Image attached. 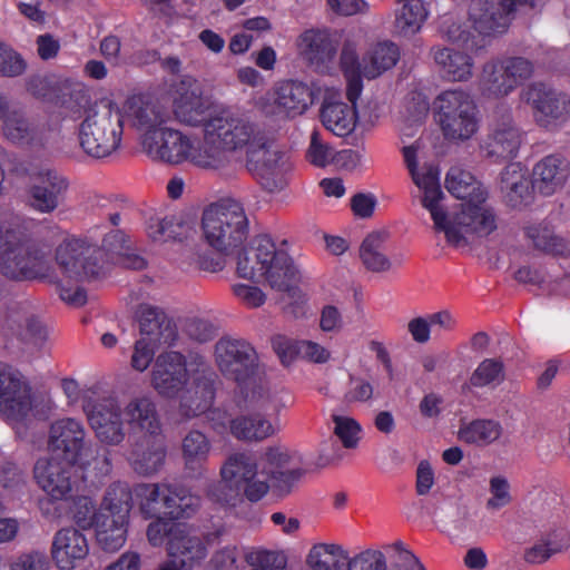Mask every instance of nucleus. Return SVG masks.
I'll use <instances>...</instances> for the list:
<instances>
[{
  "label": "nucleus",
  "mask_w": 570,
  "mask_h": 570,
  "mask_svg": "<svg viewBox=\"0 0 570 570\" xmlns=\"http://www.w3.org/2000/svg\"><path fill=\"white\" fill-rule=\"evenodd\" d=\"M445 187L455 198L466 200L461 204L459 212L449 214L443 204L445 195L442 193L440 198L444 227L438 228L433 220V228L436 233H443L451 246H465L497 229L495 214L485 204L488 191L470 171L456 166L451 167L446 174Z\"/></svg>",
  "instance_id": "nucleus-1"
},
{
  "label": "nucleus",
  "mask_w": 570,
  "mask_h": 570,
  "mask_svg": "<svg viewBox=\"0 0 570 570\" xmlns=\"http://www.w3.org/2000/svg\"><path fill=\"white\" fill-rule=\"evenodd\" d=\"M129 242L125 233L114 229L105 235L101 248L82 238H70L56 248V264L61 278L56 279L60 298L69 305L82 306L87 294L78 283L97 279L105 274L104 254L118 257L127 248Z\"/></svg>",
  "instance_id": "nucleus-2"
},
{
  "label": "nucleus",
  "mask_w": 570,
  "mask_h": 570,
  "mask_svg": "<svg viewBox=\"0 0 570 570\" xmlns=\"http://www.w3.org/2000/svg\"><path fill=\"white\" fill-rule=\"evenodd\" d=\"M50 245L20 226L0 225V275L11 282L51 277Z\"/></svg>",
  "instance_id": "nucleus-3"
},
{
  "label": "nucleus",
  "mask_w": 570,
  "mask_h": 570,
  "mask_svg": "<svg viewBox=\"0 0 570 570\" xmlns=\"http://www.w3.org/2000/svg\"><path fill=\"white\" fill-rule=\"evenodd\" d=\"M124 116L110 100H100L91 106L79 125L80 148L95 159L112 155L122 138Z\"/></svg>",
  "instance_id": "nucleus-4"
},
{
  "label": "nucleus",
  "mask_w": 570,
  "mask_h": 570,
  "mask_svg": "<svg viewBox=\"0 0 570 570\" xmlns=\"http://www.w3.org/2000/svg\"><path fill=\"white\" fill-rule=\"evenodd\" d=\"M202 228L210 247L228 254L247 239L249 219L238 200L226 198L209 205L204 210Z\"/></svg>",
  "instance_id": "nucleus-5"
},
{
  "label": "nucleus",
  "mask_w": 570,
  "mask_h": 570,
  "mask_svg": "<svg viewBox=\"0 0 570 570\" xmlns=\"http://www.w3.org/2000/svg\"><path fill=\"white\" fill-rule=\"evenodd\" d=\"M439 124L444 137L452 141H465L478 130V108L464 90H445L435 99Z\"/></svg>",
  "instance_id": "nucleus-6"
},
{
  "label": "nucleus",
  "mask_w": 570,
  "mask_h": 570,
  "mask_svg": "<svg viewBox=\"0 0 570 570\" xmlns=\"http://www.w3.org/2000/svg\"><path fill=\"white\" fill-rule=\"evenodd\" d=\"M259 282L267 283L271 288L284 293L296 304L304 302V295L297 287L299 272L285 249L278 248L268 235H263Z\"/></svg>",
  "instance_id": "nucleus-7"
},
{
  "label": "nucleus",
  "mask_w": 570,
  "mask_h": 570,
  "mask_svg": "<svg viewBox=\"0 0 570 570\" xmlns=\"http://www.w3.org/2000/svg\"><path fill=\"white\" fill-rule=\"evenodd\" d=\"M521 101L532 109L535 122L554 129L570 119V95L543 82H532L520 92Z\"/></svg>",
  "instance_id": "nucleus-8"
},
{
  "label": "nucleus",
  "mask_w": 570,
  "mask_h": 570,
  "mask_svg": "<svg viewBox=\"0 0 570 570\" xmlns=\"http://www.w3.org/2000/svg\"><path fill=\"white\" fill-rule=\"evenodd\" d=\"M537 0H472L470 20L482 36H495L507 31L510 17L535 8Z\"/></svg>",
  "instance_id": "nucleus-9"
},
{
  "label": "nucleus",
  "mask_w": 570,
  "mask_h": 570,
  "mask_svg": "<svg viewBox=\"0 0 570 570\" xmlns=\"http://www.w3.org/2000/svg\"><path fill=\"white\" fill-rule=\"evenodd\" d=\"M215 132L219 135L223 145L233 154L243 148L247 150L255 147H264L267 136L261 126L244 115L224 114L212 117L207 121Z\"/></svg>",
  "instance_id": "nucleus-10"
},
{
  "label": "nucleus",
  "mask_w": 570,
  "mask_h": 570,
  "mask_svg": "<svg viewBox=\"0 0 570 570\" xmlns=\"http://www.w3.org/2000/svg\"><path fill=\"white\" fill-rule=\"evenodd\" d=\"M215 361L219 371L238 384L246 383L258 365L257 353L248 342L227 337L215 344Z\"/></svg>",
  "instance_id": "nucleus-11"
},
{
  "label": "nucleus",
  "mask_w": 570,
  "mask_h": 570,
  "mask_svg": "<svg viewBox=\"0 0 570 570\" xmlns=\"http://www.w3.org/2000/svg\"><path fill=\"white\" fill-rule=\"evenodd\" d=\"M199 370L191 380H187L179 394L174 399L178 400V411L185 419H193L205 413L212 405L215 389V373L209 368L205 358L197 355L195 357Z\"/></svg>",
  "instance_id": "nucleus-12"
},
{
  "label": "nucleus",
  "mask_w": 570,
  "mask_h": 570,
  "mask_svg": "<svg viewBox=\"0 0 570 570\" xmlns=\"http://www.w3.org/2000/svg\"><path fill=\"white\" fill-rule=\"evenodd\" d=\"M83 411L95 438L106 446H118L126 439L125 419H121L122 410L114 399L87 401Z\"/></svg>",
  "instance_id": "nucleus-13"
},
{
  "label": "nucleus",
  "mask_w": 570,
  "mask_h": 570,
  "mask_svg": "<svg viewBox=\"0 0 570 570\" xmlns=\"http://www.w3.org/2000/svg\"><path fill=\"white\" fill-rule=\"evenodd\" d=\"M140 144L142 153L155 161L178 165L191 159L193 142L189 137L166 126L142 134Z\"/></svg>",
  "instance_id": "nucleus-14"
},
{
  "label": "nucleus",
  "mask_w": 570,
  "mask_h": 570,
  "mask_svg": "<svg viewBox=\"0 0 570 570\" xmlns=\"http://www.w3.org/2000/svg\"><path fill=\"white\" fill-rule=\"evenodd\" d=\"M167 551L168 560L160 563L157 570H189L207 556L204 539L181 525L170 528Z\"/></svg>",
  "instance_id": "nucleus-15"
},
{
  "label": "nucleus",
  "mask_w": 570,
  "mask_h": 570,
  "mask_svg": "<svg viewBox=\"0 0 570 570\" xmlns=\"http://www.w3.org/2000/svg\"><path fill=\"white\" fill-rule=\"evenodd\" d=\"M247 169L255 174L264 189L274 193L283 189L288 170L287 158L284 153L273 147L267 138L264 147L247 150Z\"/></svg>",
  "instance_id": "nucleus-16"
},
{
  "label": "nucleus",
  "mask_w": 570,
  "mask_h": 570,
  "mask_svg": "<svg viewBox=\"0 0 570 570\" xmlns=\"http://www.w3.org/2000/svg\"><path fill=\"white\" fill-rule=\"evenodd\" d=\"M215 130L207 121L205 122L202 142L197 147L193 145L190 163L199 168L232 177L240 164L233 151L223 145Z\"/></svg>",
  "instance_id": "nucleus-17"
},
{
  "label": "nucleus",
  "mask_w": 570,
  "mask_h": 570,
  "mask_svg": "<svg viewBox=\"0 0 570 570\" xmlns=\"http://www.w3.org/2000/svg\"><path fill=\"white\" fill-rule=\"evenodd\" d=\"M417 147L414 145L403 147V157L414 184L422 189V206L429 210L432 220L436 223L438 228L444 227V213L440 206L442 189L439 184V170L429 166L423 173L417 170Z\"/></svg>",
  "instance_id": "nucleus-18"
},
{
  "label": "nucleus",
  "mask_w": 570,
  "mask_h": 570,
  "mask_svg": "<svg viewBox=\"0 0 570 570\" xmlns=\"http://www.w3.org/2000/svg\"><path fill=\"white\" fill-rule=\"evenodd\" d=\"M68 188L66 176L55 168H42L28 186V204L38 213L51 214L62 203Z\"/></svg>",
  "instance_id": "nucleus-19"
},
{
  "label": "nucleus",
  "mask_w": 570,
  "mask_h": 570,
  "mask_svg": "<svg viewBox=\"0 0 570 570\" xmlns=\"http://www.w3.org/2000/svg\"><path fill=\"white\" fill-rule=\"evenodd\" d=\"M75 463L40 459L33 468L39 487L55 501L68 500L75 484Z\"/></svg>",
  "instance_id": "nucleus-20"
},
{
  "label": "nucleus",
  "mask_w": 570,
  "mask_h": 570,
  "mask_svg": "<svg viewBox=\"0 0 570 570\" xmlns=\"http://www.w3.org/2000/svg\"><path fill=\"white\" fill-rule=\"evenodd\" d=\"M521 141V130L515 125L511 111L505 109L494 120L488 137L481 145V149L487 158L505 160L517 156Z\"/></svg>",
  "instance_id": "nucleus-21"
},
{
  "label": "nucleus",
  "mask_w": 570,
  "mask_h": 570,
  "mask_svg": "<svg viewBox=\"0 0 570 570\" xmlns=\"http://www.w3.org/2000/svg\"><path fill=\"white\" fill-rule=\"evenodd\" d=\"M31 407L29 386L9 366L0 363V413L8 420L19 421Z\"/></svg>",
  "instance_id": "nucleus-22"
},
{
  "label": "nucleus",
  "mask_w": 570,
  "mask_h": 570,
  "mask_svg": "<svg viewBox=\"0 0 570 570\" xmlns=\"http://www.w3.org/2000/svg\"><path fill=\"white\" fill-rule=\"evenodd\" d=\"M121 410L129 430V439L161 435V416L153 396L136 395L129 399Z\"/></svg>",
  "instance_id": "nucleus-23"
},
{
  "label": "nucleus",
  "mask_w": 570,
  "mask_h": 570,
  "mask_svg": "<svg viewBox=\"0 0 570 570\" xmlns=\"http://www.w3.org/2000/svg\"><path fill=\"white\" fill-rule=\"evenodd\" d=\"M83 423L73 417H63L51 423L48 434V449L66 461L75 462L88 445Z\"/></svg>",
  "instance_id": "nucleus-24"
},
{
  "label": "nucleus",
  "mask_w": 570,
  "mask_h": 570,
  "mask_svg": "<svg viewBox=\"0 0 570 570\" xmlns=\"http://www.w3.org/2000/svg\"><path fill=\"white\" fill-rule=\"evenodd\" d=\"M188 379L184 355L178 352H166L157 356L153 368L151 385L160 396L174 399Z\"/></svg>",
  "instance_id": "nucleus-25"
},
{
  "label": "nucleus",
  "mask_w": 570,
  "mask_h": 570,
  "mask_svg": "<svg viewBox=\"0 0 570 570\" xmlns=\"http://www.w3.org/2000/svg\"><path fill=\"white\" fill-rule=\"evenodd\" d=\"M208 105L203 98L198 82L193 78L183 79L175 90L173 100V115L175 119L186 126L205 125Z\"/></svg>",
  "instance_id": "nucleus-26"
},
{
  "label": "nucleus",
  "mask_w": 570,
  "mask_h": 570,
  "mask_svg": "<svg viewBox=\"0 0 570 570\" xmlns=\"http://www.w3.org/2000/svg\"><path fill=\"white\" fill-rule=\"evenodd\" d=\"M1 120L2 134L13 145L21 147H42L45 145L43 131L21 107L11 106L9 102Z\"/></svg>",
  "instance_id": "nucleus-27"
},
{
  "label": "nucleus",
  "mask_w": 570,
  "mask_h": 570,
  "mask_svg": "<svg viewBox=\"0 0 570 570\" xmlns=\"http://www.w3.org/2000/svg\"><path fill=\"white\" fill-rule=\"evenodd\" d=\"M139 322L140 338L151 345H171L177 338V327L171 318L159 307L140 304L136 312Z\"/></svg>",
  "instance_id": "nucleus-28"
},
{
  "label": "nucleus",
  "mask_w": 570,
  "mask_h": 570,
  "mask_svg": "<svg viewBox=\"0 0 570 570\" xmlns=\"http://www.w3.org/2000/svg\"><path fill=\"white\" fill-rule=\"evenodd\" d=\"M313 101L314 92L306 83L295 80L284 81L275 88L274 109L271 112L294 118L303 115Z\"/></svg>",
  "instance_id": "nucleus-29"
},
{
  "label": "nucleus",
  "mask_w": 570,
  "mask_h": 570,
  "mask_svg": "<svg viewBox=\"0 0 570 570\" xmlns=\"http://www.w3.org/2000/svg\"><path fill=\"white\" fill-rule=\"evenodd\" d=\"M532 188L544 196L562 189L570 177V161L560 154L543 157L532 171Z\"/></svg>",
  "instance_id": "nucleus-30"
},
{
  "label": "nucleus",
  "mask_w": 570,
  "mask_h": 570,
  "mask_svg": "<svg viewBox=\"0 0 570 570\" xmlns=\"http://www.w3.org/2000/svg\"><path fill=\"white\" fill-rule=\"evenodd\" d=\"M129 440V461L132 469L145 476L157 473L166 459V449L160 435L136 436Z\"/></svg>",
  "instance_id": "nucleus-31"
},
{
  "label": "nucleus",
  "mask_w": 570,
  "mask_h": 570,
  "mask_svg": "<svg viewBox=\"0 0 570 570\" xmlns=\"http://www.w3.org/2000/svg\"><path fill=\"white\" fill-rule=\"evenodd\" d=\"M124 111L127 121L144 134L163 129L169 119V114L164 106L144 96L128 98Z\"/></svg>",
  "instance_id": "nucleus-32"
},
{
  "label": "nucleus",
  "mask_w": 570,
  "mask_h": 570,
  "mask_svg": "<svg viewBox=\"0 0 570 570\" xmlns=\"http://www.w3.org/2000/svg\"><path fill=\"white\" fill-rule=\"evenodd\" d=\"M89 546L86 537L75 528L56 532L51 544V557L60 570H72L76 562L86 558Z\"/></svg>",
  "instance_id": "nucleus-33"
},
{
  "label": "nucleus",
  "mask_w": 570,
  "mask_h": 570,
  "mask_svg": "<svg viewBox=\"0 0 570 570\" xmlns=\"http://www.w3.org/2000/svg\"><path fill=\"white\" fill-rule=\"evenodd\" d=\"M429 55L444 79L464 82L472 78L474 61L470 55L442 46L432 47Z\"/></svg>",
  "instance_id": "nucleus-34"
},
{
  "label": "nucleus",
  "mask_w": 570,
  "mask_h": 570,
  "mask_svg": "<svg viewBox=\"0 0 570 570\" xmlns=\"http://www.w3.org/2000/svg\"><path fill=\"white\" fill-rule=\"evenodd\" d=\"M8 328L22 342L41 348L47 341L48 333L42 323L31 313L28 305L14 303L8 308Z\"/></svg>",
  "instance_id": "nucleus-35"
},
{
  "label": "nucleus",
  "mask_w": 570,
  "mask_h": 570,
  "mask_svg": "<svg viewBox=\"0 0 570 570\" xmlns=\"http://www.w3.org/2000/svg\"><path fill=\"white\" fill-rule=\"evenodd\" d=\"M210 450L212 443L206 434L199 430L187 432L181 440V459L188 478L199 480L207 475Z\"/></svg>",
  "instance_id": "nucleus-36"
},
{
  "label": "nucleus",
  "mask_w": 570,
  "mask_h": 570,
  "mask_svg": "<svg viewBox=\"0 0 570 570\" xmlns=\"http://www.w3.org/2000/svg\"><path fill=\"white\" fill-rule=\"evenodd\" d=\"M299 48L311 66L325 71L335 59L337 42L326 30H307L299 37Z\"/></svg>",
  "instance_id": "nucleus-37"
},
{
  "label": "nucleus",
  "mask_w": 570,
  "mask_h": 570,
  "mask_svg": "<svg viewBox=\"0 0 570 570\" xmlns=\"http://www.w3.org/2000/svg\"><path fill=\"white\" fill-rule=\"evenodd\" d=\"M532 189L527 171L519 163L509 164L501 171L500 190L509 206L515 208L528 205L532 199Z\"/></svg>",
  "instance_id": "nucleus-38"
},
{
  "label": "nucleus",
  "mask_w": 570,
  "mask_h": 570,
  "mask_svg": "<svg viewBox=\"0 0 570 570\" xmlns=\"http://www.w3.org/2000/svg\"><path fill=\"white\" fill-rule=\"evenodd\" d=\"M387 238L386 230H373L362 240L358 257L367 271L386 273L392 268V262L384 250Z\"/></svg>",
  "instance_id": "nucleus-39"
},
{
  "label": "nucleus",
  "mask_w": 570,
  "mask_h": 570,
  "mask_svg": "<svg viewBox=\"0 0 570 570\" xmlns=\"http://www.w3.org/2000/svg\"><path fill=\"white\" fill-rule=\"evenodd\" d=\"M348 106L342 101L326 102L321 109V119L325 128L338 137L353 132L357 121L356 101Z\"/></svg>",
  "instance_id": "nucleus-40"
},
{
  "label": "nucleus",
  "mask_w": 570,
  "mask_h": 570,
  "mask_svg": "<svg viewBox=\"0 0 570 570\" xmlns=\"http://www.w3.org/2000/svg\"><path fill=\"white\" fill-rule=\"evenodd\" d=\"M232 435L244 442H261L276 433L269 420L262 414L240 415L230 421Z\"/></svg>",
  "instance_id": "nucleus-41"
},
{
  "label": "nucleus",
  "mask_w": 570,
  "mask_h": 570,
  "mask_svg": "<svg viewBox=\"0 0 570 570\" xmlns=\"http://www.w3.org/2000/svg\"><path fill=\"white\" fill-rule=\"evenodd\" d=\"M479 83L483 95L491 98L505 97L515 89L500 59H492L483 65Z\"/></svg>",
  "instance_id": "nucleus-42"
},
{
  "label": "nucleus",
  "mask_w": 570,
  "mask_h": 570,
  "mask_svg": "<svg viewBox=\"0 0 570 570\" xmlns=\"http://www.w3.org/2000/svg\"><path fill=\"white\" fill-rule=\"evenodd\" d=\"M132 507L131 490L127 483H111L104 495L98 514H104L108 519H129V512Z\"/></svg>",
  "instance_id": "nucleus-43"
},
{
  "label": "nucleus",
  "mask_w": 570,
  "mask_h": 570,
  "mask_svg": "<svg viewBox=\"0 0 570 570\" xmlns=\"http://www.w3.org/2000/svg\"><path fill=\"white\" fill-rule=\"evenodd\" d=\"M502 431V425L498 421L478 419L463 423L458 431V438L468 444L485 446L498 441Z\"/></svg>",
  "instance_id": "nucleus-44"
},
{
  "label": "nucleus",
  "mask_w": 570,
  "mask_h": 570,
  "mask_svg": "<svg viewBox=\"0 0 570 570\" xmlns=\"http://www.w3.org/2000/svg\"><path fill=\"white\" fill-rule=\"evenodd\" d=\"M400 58L397 47L392 42L377 43L364 58L362 72L368 79H374L382 72L395 66Z\"/></svg>",
  "instance_id": "nucleus-45"
},
{
  "label": "nucleus",
  "mask_w": 570,
  "mask_h": 570,
  "mask_svg": "<svg viewBox=\"0 0 570 570\" xmlns=\"http://www.w3.org/2000/svg\"><path fill=\"white\" fill-rule=\"evenodd\" d=\"M167 491L168 483L140 484L136 489L140 499V510L147 518L167 519Z\"/></svg>",
  "instance_id": "nucleus-46"
},
{
  "label": "nucleus",
  "mask_w": 570,
  "mask_h": 570,
  "mask_svg": "<svg viewBox=\"0 0 570 570\" xmlns=\"http://www.w3.org/2000/svg\"><path fill=\"white\" fill-rule=\"evenodd\" d=\"M128 520L108 519L98 514L96 538L98 544L108 552L119 550L126 542Z\"/></svg>",
  "instance_id": "nucleus-47"
},
{
  "label": "nucleus",
  "mask_w": 570,
  "mask_h": 570,
  "mask_svg": "<svg viewBox=\"0 0 570 570\" xmlns=\"http://www.w3.org/2000/svg\"><path fill=\"white\" fill-rule=\"evenodd\" d=\"M341 66L347 80L346 97L350 102H355L362 92V67L354 43L346 42L341 53Z\"/></svg>",
  "instance_id": "nucleus-48"
},
{
  "label": "nucleus",
  "mask_w": 570,
  "mask_h": 570,
  "mask_svg": "<svg viewBox=\"0 0 570 570\" xmlns=\"http://www.w3.org/2000/svg\"><path fill=\"white\" fill-rule=\"evenodd\" d=\"M347 552L337 544H315L307 558L306 563L312 570H345Z\"/></svg>",
  "instance_id": "nucleus-49"
},
{
  "label": "nucleus",
  "mask_w": 570,
  "mask_h": 570,
  "mask_svg": "<svg viewBox=\"0 0 570 570\" xmlns=\"http://www.w3.org/2000/svg\"><path fill=\"white\" fill-rule=\"evenodd\" d=\"M527 237L532 242L533 247L551 255H567L570 253V245L553 229L546 225H530L524 228Z\"/></svg>",
  "instance_id": "nucleus-50"
},
{
  "label": "nucleus",
  "mask_w": 570,
  "mask_h": 570,
  "mask_svg": "<svg viewBox=\"0 0 570 570\" xmlns=\"http://www.w3.org/2000/svg\"><path fill=\"white\" fill-rule=\"evenodd\" d=\"M226 475L227 470L224 473L219 471V480L212 481L206 485L205 495L215 504L234 508L243 502V490Z\"/></svg>",
  "instance_id": "nucleus-51"
},
{
  "label": "nucleus",
  "mask_w": 570,
  "mask_h": 570,
  "mask_svg": "<svg viewBox=\"0 0 570 570\" xmlns=\"http://www.w3.org/2000/svg\"><path fill=\"white\" fill-rule=\"evenodd\" d=\"M225 470H227L226 476L243 490L244 484L257 475V463L250 454L236 452L227 456L219 471L224 473Z\"/></svg>",
  "instance_id": "nucleus-52"
},
{
  "label": "nucleus",
  "mask_w": 570,
  "mask_h": 570,
  "mask_svg": "<svg viewBox=\"0 0 570 570\" xmlns=\"http://www.w3.org/2000/svg\"><path fill=\"white\" fill-rule=\"evenodd\" d=\"M402 8L396 12L395 28L403 36L417 32L428 17V11L421 0H400Z\"/></svg>",
  "instance_id": "nucleus-53"
},
{
  "label": "nucleus",
  "mask_w": 570,
  "mask_h": 570,
  "mask_svg": "<svg viewBox=\"0 0 570 570\" xmlns=\"http://www.w3.org/2000/svg\"><path fill=\"white\" fill-rule=\"evenodd\" d=\"M263 235L256 236L248 247H245L237 255L236 273L239 277L259 283V268L262 258H258L262 250Z\"/></svg>",
  "instance_id": "nucleus-54"
},
{
  "label": "nucleus",
  "mask_w": 570,
  "mask_h": 570,
  "mask_svg": "<svg viewBox=\"0 0 570 570\" xmlns=\"http://www.w3.org/2000/svg\"><path fill=\"white\" fill-rule=\"evenodd\" d=\"M73 463L82 469H92L99 476H106L112 469L111 451L106 445L89 443Z\"/></svg>",
  "instance_id": "nucleus-55"
},
{
  "label": "nucleus",
  "mask_w": 570,
  "mask_h": 570,
  "mask_svg": "<svg viewBox=\"0 0 570 570\" xmlns=\"http://www.w3.org/2000/svg\"><path fill=\"white\" fill-rule=\"evenodd\" d=\"M504 380V365L500 360L485 358L474 370L470 384L475 387L498 385Z\"/></svg>",
  "instance_id": "nucleus-56"
},
{
  "label": "nucleus",
  "mask_w": 570,
  "mask_h": 570,
  "mask_svg": "<svg viewBox=\"0 0 570 570\" xmlns=\"http://www.w3.org/2000/svg\"><path fill=\"white\" fill-rule=\"evenodd\" d=\"M67 81H61L52 75H31L26 79L27 91L38 99H52Z\"/></svg>",
  "instance_id": "nucleus-57"
},
{
  "label": "nucleus",
  "mask_w": 570,
  "mask_h": 570,
  "mask_svg": "<svg viewBox=\"0 0 570 570\" xmlns=\"http://www.w3.org/2000/svg\"><path fill=\"white\" fill-rule=\"evenodd\" d=\"M345 570H387L386 558L380 550L361 551L345 562Z\"/></svg>",
  "instance_id": "nucleus-58"
},
{
  "label": "nucleus",
  "mask_w": 570,
  "mask_h": 570,
  "mask_svg": "<svg viewBox=\"0 0 570 570\" xmlns=\"http://www.w3.org/2000/svg\"><path fill=\"white\" fill-rule=\"evenodd\" d=\"M333 422L335 424L333 433L340 439L343 446L356 448L360 440V424L352 417L341 415H333Z\"/></svg>",
  "instance_id": "nucleus-59"
},
{
  "label": "nucleus",
  "mask_w": 570,
  "mask_h": 570,
  "mask_svg": "<svg viewBox=\"0 0 570 570\" xmlns=\"http://www.w3.org/2000/svg\"><path fill=\"white\" fill-rule=\"evenodd\" d=\"M0 157L6 163L10 175L18 178H28L29 184H31L39 171L45 168L43 166H38L31 161L20 159L14 154H9L3 149H0Z\"/></svg>",
  "instance_id": "nucleus-60"
},
{
  "label": "nucleus",
  "mask_w": 570,
  "mask_h": 570,
  "mask_svg": "<svg viewBox=\"0 0 570 570\" xmlns=\"http://www.w3.org/2000/svg\"><path fill=\"white\" fill-rule=\"evenodd\" d=\"M27 69L26 60L7 45H0V76L18 77Z\"/></svg>",
  "instance_id": "nucleus-61"
},
{
  "label": "nucleus",
  "mask_w": 570,
  "mask_h": 570,
  "mask_svg": "<svg viewBox=\"0 0 570 570\" xmlns=\"http://www.w3.org/2000/svg\"><path fill=\"white\" fill-rule=\"evenodd\" d=\"M180 224L174 216L164 218H150L148 223V235L154 240H167L176 238Z\"/></svg>",
  "instance_id": "nucleus-62"
},
{
  "label": "nucleus",
  "mask_w": 570,
  "mask_h": 570,
  "mask_svg": "<svg viewBox=\"0 0 570 570\" xmlns=\"http://www.w3.org/2000/svg\"><path fill=\"white\" fill-rule=\"evenodd\" d=\"M98 510L89 497H79L73 503V519L82 529L97 525Z\"/></svg>",
  "instance_id": "nucleus-63"
},
{
  "label": "nucleus",
  "mask_w": 570,
  "mask_h": 570,
  "mask_svg": "<svg viewBox=\"0 0 570 570\" xmlns=\"http://www.w3.org/2000/svg\"><path fill=\"white\" fill-rule=\"evenodd\" d=\"M8 567L10 570H49L50 562L45 552L32 550L20 554Z\"/></svg>",
  "instance_id": "nucleus-64"
}]
</instances>
